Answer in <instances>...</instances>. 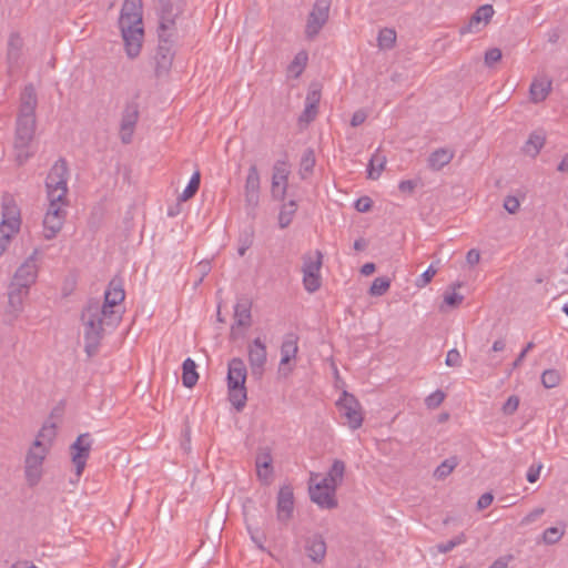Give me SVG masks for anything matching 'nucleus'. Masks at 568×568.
Returning <instances> with one entry per match:
<instances>
[{
	"mask_svg": "<svg viewBox=\"0 0 568 568\" xmlns=\"http://www.w3.org/2000/svg\"><path fill=\"white\" fill-rule=\"evenodd\" d=\"M2 215L3 220L0 227L8 230L10 233L18 232L20 226L19 210L12 201L3 202Z\"/></svg>",
	"mask_w": 568,
	"mask_h": 568,
	"instance_id": "412c9836",
	"label": "nucleus"
},
{
	"mask_svg": "<svg viewBox=\"0 0 568 568\" xmlns=\"http://www.w3.org/2000/svg\"><path fill=\"white\" fill-rule=\"evenodd\" d=\"M341 416L346 419L345 424L353 430L359 428L363 424L364 416L358 399L348 392L344 390L339 399L336 402Z\"/></svg>",
	"mask_w": 568,
	"mask_h": 568,
	"instance_id": "39448f33",
	"label": "nucleus"
},
{
	"mask_svg": "<svg viewBox=\"0 0 568 568\" xmlns=\"http://www.w3.org/2000/svg\"><path fill=\"white\" fill-rule=\"evenodd\" d=\"M55 424L54 423H45L42 428L40 429L38 437L47 438L51 440L55 437Z\"/></svg>",
	"mask_w": 568,
	"mask_h": 568,
	"instance_id": "052dcab7",
	"label": "nucleus"
},
{
	"mask_svg": "<svg viewBox=\"0 0 568 568\" xmlns=\"http://www.w3.org/2000/svg\"><path fill=\"white\" fill-rule=\"evenodd\" d=\"M436 273L437 270L433 265H429L428 268L416 280V285L418 287H424L432 281Z\"/></svg>",
	"mask_w": 568,
	"mask_h": 568,
	"instance_id": "5fc2aeb1",
	"label": "nucleus"
},
{
	"mask_svg": "<svg viewBox=\"0 0 568 568\" xmlns=\"http://www.w3.org/2000/svg\"><path fill=\"white\" fill-rule=\"evenodd\" d=\"M272 462L273 458L271 449L268 447L260 448L255 458V466L260 480L268 483V479L273 474Z\"/></svg>",
	"mask_w": 568,
	"mask_h": 568,
	"instance_id": "f3484780",
	"label": "nucleus"
},
{
	"mask_svg": "<svg viewBox=\"0 0 568 568\" xmlns=\"http://www.w3.org/2000/svg\"><path fill=\"white\" fill-rule=\"evenodd\" d=\"M199 379L196 364L192 358H186L182 364V384L186 388L195 386Z\"/></svg>",
	"mask_w": 568,
	"mask_h": 568,
	"instance_id": "c85d7f7f",
	"label": "nucleus"
},
{
	"mask_svg": "<svg viewBox=\"0 0 568 568\" xmlns=\"http://www.w3.org/2000/svg\"><path fill=\"white\" fill-rule=\"evenodd\" d=\"M37 104L34 87L32 84L26 85L20 95V108L16 123L14 150L16 161L19 165H23L32 156L29 145L36 132Z\"/></svg>",
	"mask_w": 568,
	"mask_h": 568,
	"instance_id": "f03ea898",
	"label": "nucleus"
},
{
	"mask_svg": "<svg viewBox=\"0 0 568 568\" xmlns=\"http://www.w3.org/2000/svg\"><path fill=\"white\" fill-rule=\"evenodd\" d=\"M252 301L247 297H241L234 306V323L231 327V337H236L237 328H247L252 325Z\"/></svg>",
	"mask_w": 568,
	"mask_h": 568,
	"instance_id": "ddd939ff",
	"label": "nucleus"
},
{
	"mask_svg": "<svg viewBox=\"0 0 568 568\" xmlns=\"http://www.w3.org/2000/svg\"><path fill=\"white\" fill-rule=\"evenodd\" d=\"M542 468V465L540 463L538 464H532L528 471H527V475H526V478L529 483H535L538 480L539 478V475H540V470Z\"/></svg>",
	"mask_w": 568,
	"mask_h": 568,
	"instance_id": "e2e57ef3",
	"label": "nucleus"
},
{
	"mask_svg": "<svg viewBox=\"0 0 568 568\" xmlns=\"http://www.w3.org/2000/svg\"><path fill=\"white\" fill-rule=\"evenodd\" d=\"M303 283L304 287L307 292L314 293L320 290L322 281L321 274L304 272L303 273Z\"/></svg>",
	"mask_w": 568,
	"mask_h": 568,
	"instance_id": "c03bdc74",
	"label": "nucleus"
},
{
	"mask_svg": "<svg viewBox=\"0 0 568 568\" xmlns=\"http://www.w3.org/2000/svg\"><path fill=\"white\" fill-rule=\"evenodd\" d=\"M173 58V40L161 36V39H159V45L154 57L156 77L160 78L170 71Z\"/></svg>",
	"mask_w": 568,
	"mask_h": 568,
	"instance_id": "9b49d317",
	"label": "nucleus"
},
{
	"mask_svg": "<svg viewBox=\"0 0 568 568\" xmlns=\"http://www.w3.org/2000/svg\"><path fill=\"white\" fill-rule=\"evenodd\" d=\"M447 366L459 367L462 365V356L456 348L448 351L445 361Z\"/></svg>",
	"mask_w": 568,
	"mask_h": 568,
	"instance_id": "4d7b16f0",
	"label": "nucleus"
},
{
	"mask_svg": "<svg viewBox=\"0 0 568 568\" xmlns=\"http://www.w3.org/2000/svg\"><path fill=\"white\" fill-rule=\"evenodd\" d=\"M466 541L465 535L462 532L458 536L454 537L453 539L448 540L447 542H443L437 545V549L442 554H446L452 551L456 546H459Z\"/></svg>",
	"mask_w": 568,
	"mask_h": 568,
	"instance_id": "8fccbe9b",
	"label": "nucleus"
},
{
	"mask_svg": "<svg viewBox=\"0 0 568 568\" xmlns=\"http://www.w3.org/2000/svg\"><path fill=\"white\" fill-rule=\"evenodd\" d=\"M252 509H255L254 506H253V500L252 499H247L243 506V514H244V517H245V523H246V527H247V530L248 532L251 534V537L252 539L257 544L258 540H257V537L255 536L256 532H258L257 528H253V525H252V519H253V515L251 514V510Z\"/></svg>",
	"mask_w": 568,
	"mask_h": 568,
	"instance_id": "a18cd8bd",
	"label": "nucleus"
},
{
	"mask_svg": "<svg viewBox=\"0 0 568 568\" xmlns=\"http://www.w3.org/2000/svg\"><path fill=\"white\" fill-rule=\"evenodd\" d=\"M247 369L245 363L240 357H234L229 362L227 385H245Z\"/></svg>",
	"mask_w": 568,
	"mask_h": 568,
	"instance_id": "aec40b11",
	"label": "nucleus"
},
{
	"mask_svg": "<svg viewBox=\"0 0 568 568\" xmlns=\"http://www.w3.org/2000/svg\"><path fill=\"white\" fill-rule=\"evenodd\" d=\"M48 200L49 206L45 214L65 221L67 211L63 209V206L68 205V199L59 197L55 200L54 196H48Z\"/></svg>",
	"mask_w": 568,
	"mask_h": 568,
	"instance_id": "72a5a7b5",
	"label": "nucleus"
},
{
	"mask_svg": "<svg viewBox=\"0 0 568 568\" xmlns=\"http://www.w3.org/2000/svg\"><path fill=\"white\" fill-rule=\"evenodd\" d=\"M315 163L316 160L314 150L312 148H307L304 151L300 162V175L303 180L313 173Z\"/></svg>",
	"mask_w": 568,
	"mask_h": 568,
	"instance_id": "473e14b6",
	"label": "nucleus"
},
{
	"mask_svg": "<svg viewBox=\"0 0 568 568\" xmlns=\"http://www.w3.org/2000/svg\"><path fill=\"white\" fill-rule=\"evenodd\" d=\"M561 374L554 368L546 369L541 374V384L545 388H554L559 385Z\"/></svg>",
	"mask_w": 568,
	"mask_h": 568,
	"instance_id": "37998d69",
	"label": "nucleus"
},
{
	"mask_svg": "<svg viewBox=\"0 0 568 568\" xmlns=\"http://www.w3.org/2000/svg\"><path fill=\"white\" fill-rule=\"evenodd\" d=\"M260 199V174L255 164L251 165L245 181V201L255 207Z\"/></svg>",
	"mask_w": 568,
	"mask_h": 568,
	"instance_id": "dca6fc26",
	"label": "nucleus"
},
{
	"mask_svg": "<svg viewBox=\"0 0 568 568\" xmlns=\"http://www.w3.org/2000/svg\"><path fill=\"white\" fill-rule=\"evenodd\" d=\"M29 290L23 287H18L13 284H10L8 297H9V307L13 313H18L22 308L23 298L28 295Z\"/></svg>",
	"mask_w": 568,
	"mask_h": 568,
	"instance_id": "c756f323",
	"label": "nucleus"
},
{
	"mask_svg": "<svg viewBox=\"0 0 568 568\" xmlns=\"http://www.w3.org/2000/svg\"><path fill=\"white\" fill-rule=\"evenodd\" d=\"M290 175V170L287 169V162L284 160H278L275 162L273 166V176H272V194L273 196H277L283 200L287 189V180Z\"/></svg>",
	"mask_w": 568,
	"mask_h": 568,
	"instance_id": "2eb2a0df",
	"label": "nucleus"
},
{
	"mask_svg": "<svg viewBox=\"0 0 568 568\" xmlns=\"http://www.w3.org/2000/svg\"><path fill=\"white\" fill-rule=\"evenodd\" d=\"M174 26L175 22L173 19H166L162 17L159 26V39H161V36L172 39V31L174 30Z\"/></svg>",
	"mask_w": 568,
	"mask_h": 568,
	"instance_id": "603ef678",
	"label": "nucleus"
},
{
	"mask_svg": "<svg viewBox=\"0 0 568 568\" xmlns=\"http://www.w3.org/2000/svg\"><path fill=\"white\" fill-rule=\"evenodd\" d=\"M38 253L39 250L36 248L24 263L16 271L11 284L18 287L30 288L38 276V266L36 264Z\"/></svg>",
	"mask_w": 568,
	"mask_h": 568,
	"instance_id": "9d476101",
	"label": "nucleus"
},
{
	"mask_svg": "<svg viewBox=\"0 0 568 568\" xmlns=\"http://www.w3.org/2000/svg\"><path fill=\"white\" fill-rule=\"evenodd\" d=\"M386 164V156L379 153H375L368 163L367 174L368 179L376 180L379 178L382 171L384 170Z\"/></svg>",
	"mask_w": 568,
	"mask_h": 568,
	"instance_id": "c9c22d12",
	"label": "nucleus"
},
{
	"mask_svg": "<svg viewBox=\"0 0 568 568\" xmlns=\"http://www.w3.org/2000/svg\"><path fill=\"white\" fill-rule=\"evenodd\" d=\"M93 439L90 433L80 434L75 442L70 446L71 460L75 466L77 476H81L87 460L90 456Z\"/></svg>",
	"mask_w": 568,
	"mask_h": 568,
	"instance_id": "0eeeda50",
	"label": "nucleus"
},
{
	"mask_svg": "<svg viewBox=\"0 0 568 568\" xmlns=\"http://www.w3.org/2000/svg\"><path fill=\"white\" fill-rule=\"evenodd\" d=\"M317 113V106L314 103H306L305 110L300 116V121L311 122L315 119Z\"/></svg>",
	"mask_w": 568,
	"mask_h": 568,
	"instance_id": "bf43d9fd",
	"label": "nucleus"
},
{
	"mask_svg": "<svg viewBox=\"0 0 568 568\" xmlns=\"http://www.w3.org/2000/svg\"><path fill=\"white\" fill-rule=\"evenodd\" d=\"M457 457L447 458L435 469L434 476L437 479H444L457 467Z\"/></svg>",
	"mask_w": 568,
	"mask_h": 568,
	"instance_id": "a19ab883",
	"label": "nucleus"
},
{
	"mask_svg": "<svg viewBox=\"0 0 568 568\" xmlns=\"http://www.w3.org/2000/svg\"><path fill=\"white\" fill-rule=\"evenodd\" d=\"M307 59V53L305 51H300L288 64L287 72L294 78H298L306 67Z\"/></svg>",
	"mask_w": 568,
	"mask_h": 568,
	"instance_id": "e433bc0d",
	"label": "nucleus"
},
{
	"mask_svg": "<svg viewBox=\"0 0 568 568\" xmlns=\"http://www.w3.org/2000/svg\"><path fill=\"white\" fill-rule=\"evenodd\" d=\"M201 184V173L200 171H195L193 175L191 176V180L186 187L184 189L183 193L180 196V201H189L192 199L199 191Z\"/></svg>",
	"mask_w": 568,
	"mask_h": 568,
	"instance_id": "58836bf2",
	"label": "nucleus"
},
{
	"mask_svg": "<svg viewBox=\"0 0 568 568\" xmlns=\"http://www.w3.org/2000/svg\"><path fill=\"white\" fill-rule=\"evenodd\" d=\"M390 287V280L386 276L376 277L371 287L369 294L372 296H382L384 295Z\"/></svg>",
	"mask_w": 568,
	"mask_h": 568,
	"instance_id": "79ce46f5",
	"label": "nucleus"
},
{
	"mask_svg": "<svg viewBox=\"0 0 568 568\" xmlns=\"http://www.w3.org/2000/svg\"><path fill=\"white\" fill-rule=\"evenodd\" d=\"M462 283H454L452 285L453 290H456L457 287H460ZM464 301V296L453 291L452 293L446 292L444 294V303L449 306L450 308L458 307Z\"/></svg>",
	"mask_w": 568,
	"mask_h": 568,
	"instance_id": "49530a36",
	"label": "nucleus"
},
{
	"mask_svg": "<svg viewBox=\"0 0 568 568\" xmlns=\"http://www.w3.org/2000/svg\"><path fill=\"white\" fill-rule=\"evenodd\" d=\"M11 234L9 231H6L4 229L0 227V255L4 252L7 248Z\"/></svg>",
	"mask_w": 568,
	"mask_h": 568,
	"instance_id": "338daca9",
	"label": "nucleus"
},
{
	"mask_svg": "<svg viewBox=\"0 0 568 568\" xmlns=\"http://www.w3.org/2000/svg\"><path fill=\"white\" fill-rule=\"evenodd\" d=\"M454 154V151L448 148H439L429 154L428 166L433 171H439L453 160Z\"/></svg>",
	"mask_w": 568,
	"mask_h": 568,
	"instance_id": "b1692460",
	"label": "nucleus"
},
{
	"mask_svg": "<svg viewBox=\"0 0 568 568\" xmlns=\"http://www.w3.org/2000/svg\"><path fill=\"white\" fill-rule=\"evenodd\" d=\"M114 307H106V303L100 305L99 301L91 300L83 308L81 321L84 327V351L89 357L97 355L104 336V326L120 323L122 315Z\"/></svg>",
	"mask_w": 568,
	"mask_h": 568,
	"instance_id": "f257e3e1",
	"label": "nucleus"
},
{
	"mask_svg": "<svg viewBox=\"0 0 568 568\" xmlns=\"http://www.w3.org/2000/svg\"><path fill=\"white\" fill-rule=\"evenodd\" d=\"M503 58L501 50L498 48H491L485 53V64L488 68H491L496 62L500 61Z\"/></svg>",
	"mask_w": 568,
	"mask_h": 568,
	"instance_id": "864d4df0",
	"label": "nucleus"
},
{
	"mask_svg": "<svg viewBox=\"0 0 568 568\" xmlns=\"http://www.w3.org/2000/svg\"><path fill=\"white\" fill-rule=\"evenodd\" d=\"M519 406V397L516 395H511L508 397L506 403L503 405V413L505 415H513Z\"/></svg>",
	"mask_w": 568,
	"mask_h": 568,
	"instance_id": "6e6d98bb",
	"label": "nucleus"
},
{
	"mask_svg": "<svg viewBox=\"0 0 568 568\" xmlns=\"http://www.w3.org/2000/svg\"><path fill=\"white\" fill-rule=\"evenodd\" d=\"M266 346L261 341L260 337H256L248 345V363L251 367V373L254 377L261 378L264 373V366L266 364Z\"/></svg>",
	"mask_w": 568,
	"mask_h": 568,
	"instance_id": "f8f14e48",
	"label": "nucleus"
},
{
	"mask_svg": "<svg viewBox=\"0 0 568 568\" xmlns=\"http://www.w3.org/2000/svg\"><path fill=\"white\" fill-rule=\"evenodd\" d=\"M305 550L312 561L320 564L326 555V542L322 535L314 534L305 541Z\"/></svg>",
	"mask_w": 568,
	"mask_h": 568,
	"instance_id": "a211bd4d",
	"label": "nucleus"
},
{
	"mask_svg": "<svg viewBox=\"0 0 568 568\" xmlns=\"http://www.w3.org/2000/svg\"><path fill=\"white\" fill-rule=\"evenodd\" d=\"M519 200L516 196L508 195L504 200V209L510 214H515L519 210Z\"/></svg>",
	"mask_w": 568,
	"mask_h": 568,
	"instance_id": "13d9d810",
	"label": "nucleus"
},
{
	"mask_svg": "<svg viewBox=\"0 0 568 568\" xmlns=\"http://www.w3.org/2000/svg\"><path fill=\"white\" fill-rule=\"evenodd\" d=\"M138 120H139V103L136 101L128 102L122 112L121 132L133 130Z\"/></svg>",
	"mask_w": 568,
	"mask_h": 568,
	"instance_id": "a878e982",
	"label": "nucleus"
},
{
	"mask_svg": "<svg viewBox=\"0 0 568 568\" xmlns=\"http://www.w3.org/2000/svg\"><path fill=\"white\" fill-rule=\"evenodd\" d=\"M445 397V393L437 389L425 398V405L429 409H435L444 402Z\"/></svg>",
	"mask_w": 568,
	"mask_h": 568,
	"instance_id": "3c124183",
	"label": "nucleus"
},
{
	"mask_svg": "<svg viewBox=\"0 0 568 568\" xmlns=\"http://www.w3.org/2000/svg\"><path fill=\"white\" fill-rule=\"evenodd\" d=\"M494 8L491 4H483L480 6L470 17V20L476 26L479 24L481 21L485 23H488L494 16Z\"/></svg>",
	"mask_w": 568,
	"mask_h": 568,
	"instance_id": "ea45409f",
	"label": "nucleus"
},
{
	"mask_svg": "<svg viewBox=\"0 0 568 568\" xmlns=\"http://www.w3.org/2000/svg\"><path fill=\"white\" fill-rule=\"evenodd\" d=\"M551 85L552 81L547 75H541L534 79L529 89L530 100L534 103H539L546 100L551 91Z\"/></svg>",
	"mask_w": 568,
	"mask_h": 568,
	"instance_id": "4be33fe9",
	"label": "nucleus"
},
{
	"mask_svg": "<svg viewBox=\"0 0 568 568\" xmlns=\"http://www.w3.org/2000/svg\"><path fill=\"white\" fill-rule=\"evenodd\" d=\"M331 0H316L308 14L305 34L307 39L315 38L328 20Z\"/></svg>",
	"mask_w": 568,
	"mask_h": 568,
	"instance_id": "423d86ee",
	"label": "nucleus"
},
{
	"mask_svg": "<svg viewBox=\"0 0 568 568\" xmlns=\"http://www.w3.org/2000/svg\"><path fill=\"white\" fill-rule=\"evenodd\" d=\"M23 47V40L18 33H12L8 41V52L7 58L10 65L17 64L20 55L21 50Z\"/></svg>",
	"mask_w": 568,
	"mask_h": 568,
	"instance_id": "7c9ffc66",
	"label": "nucleus"
},
{
	"mask_svg": "<svg viewBox=\"0 0 568 568\" xmlns=\"http://www.w3.org/2000/svg\"><path fill=\"white\" fill-rule=\"evenodd\" d=\"M546 143V134L541 130L534 131L529 134L528 140L523 146V152L535 159Z\"/></svg>",
	"mask_w": 568,
	"mask_h": 568,
	"instance_id": "393cba45",
	"label": "nucleus"
},
{
	"mask_svg": "<svg viewBox=\"0 0 568 568\" xmlns=\"http://www.w3.org/2000/svg\"><path fill=\"white\" fill-rule=\"evenodd\" d=\"M544 513H545V508H542V507L536 508L523 518L521 524L523 525L531 524L535 520H537Z\"/></svg>",
	"mask_w": 568,
	"mask_h": 568,
	"instance_id": "0e129e2a",
	"label": "nucleus"
},
{
	"mask_svg": "<svg viewBox=\"0 0 568 568\" xmlns=\"http://www.w3.org/2000/svg\"><path fill=\"white\" fill-rule=\"evenodd\" d=\"M227 389L229 400L237 412H241L245 407L247 399L245 385H227Z\"/></svg>",
	"mask_w": 568,
	"mask_h": 568,
	"instance_id": "cd10ccee",
	"label": "nucleus"
},
{
	"mask_svg": "<svg viewBox=\"0 0 568 568\" xmlns=\"http://www.w3.org/2000/svg\"><path fill=\"white\" fill-rule=\"evenodd\" d=\"M316 254V260H312L311 257H307L304 260V264H303V273L304 272H311V273H316V274H320V271H321V267H322V260H323V255L320 251H316L315 252Z\"/></svg>",
	"mask_w": 568,
	"mask_h": 568,
	"instance_id": "de8ad7c7",
	"label": "nucleus"
},
{
	"mask_svg": "<svg viewBox=\"0 0 568 568\" xmlns=\"http://www.w3.org/2000/svg\"><path fill=\"white\" fill-rule=\"evenodd\" d=\"M493 500H494V496H493V494H490V493H485V494H483V495L479 497V499H478V501H477V508H478L479 510H483V509H485V508L489 507V506L491 505Z\"/></svg>",
	"mask_w": 568,
	"mask_h": 568,
	"instance_id": "69168bd1",
	"label": "nucleus"
},
{
	"mask_svg": "<svg viewBox=\"0 0 568 568\" xmlns=\"http://www.w3.org/2000/svg\"><path fill=\"white\" fill-rule=\"evenodd\" d=\"M366 118H367L366 113L363 110H358L353 114V116L351 119V125L356 128V126L361 125L362 123H364Z\"/></svg>",
	"mask_w": 568,
	"mask_h": 568,
	"instance_id": "774afa93",
	"label": "nucleus"
},
{
	"mask_svg": "<svg viewBox=\"0 0 568 568\" xmlns=\"http://www.w3.org/2000/svg\"><path fill=\"white\" fill-rule=\"evenodd\" d=\"M345 463L341 459H335L326 474L325 477L321 479V481H325L329 486H334L336 489L342 484L344 474H345Z\"/></svg>",
	"mask_w": 568,
	"mask_h": 568,
	"instance_id": "bb28decb",
	"label": "nucleus"
},
{
	"mask_svg": "<svg viewBox=\"0 0 568 568\" xmlns=\"http://www.w3.org/2000/svg\"><path fill=\"white\" fill-rule=\"evenodd\" d=\"M276 509L277 519L281 523H287L292 518L294 510V495L293 488L290 485H284L280 488Z\"/></svg>",
	"mask_w": 568,
	"mask_h": 568,
	"instance_id": "4468645a",
	"label": "nucleus"
},
{
	"mask_svg": "<svg viewBox=\"0 0 568 568\" xmlns=\"http://www.w3.org/2000/svg\"><path fill=\"white\" fill-rule=\"evenodd\" d=\"M125 298L123 280L119 276L113 277L104 292V303L106 307L118 306Z\"/></svg>",
	"mask_w": 568,
	"mask_h": 568,
	"instance_id": "6ab92c4d",
	"label": "nucleus"
},
{
	"mask_svg": "<svg viewBox=\"0 0 568 568\" xmlns=\"http://www.w3.org/2000/svg\"><path fill=\"white\" fill-rule=\"evenodd\" d=\"M296 210L297 204L294 200H291L282 205L278 214V225L281 229H286L292 223Z\"/></svg>",
	"mask_w": 568,
	"mask_h": 568,
	"instance_id": "f704fd0d",
	"label": "nucleus"
},
{
	"mask_svg": "<svg viewBox=\"0 0 568 568\" xmlns=\"http://www.w3.org/2000/svg\"><path fill=\"white\" fill-rule=\"evenodd\" d=\"M64 224L63 220L55 216L44 215L43 219V236L45 240H52L61 231Z\"/></svg>",
	"mask_w": 568,
	"mask_h": 568,
	"instance_id": "2f4dec72",
	"label": "nucleus"
},
{
	"mask_svg": "<svg viewBox=\"0 0 568 568\" xmlns=\"http://www.w3.org/2000/svg\"><path fill=\"white\" fill-rule=\"evenodd\" d=\"M378 47L382 50H389L395 47L396 32L394 29L384 28L379 31L377 37Z\"/></svg>",
	"mask_w": 568,
	"mask_h": 568,
	"instance_id": "4c0bfd02",
	"label": "nucleus"
},
{
	"mask_svg": "<svg viewBox=\"0 0 568 568\" xmlns=\"http://www.w3.org/2000/svg\"><path fill=\"white\" fill-rule=\"evenodd\" d=\"M564 532L557 527L547 528L542 534V541L547 545H555L561 539Z\"/></svg>",
	"mask_w": 568,
	"mask_h": 568,
	"instance_id": "09e8293b",
	"label": "nucleus"
},
{
	"mask_svg": "<svg viewBox=\"0 0 568 568\" xmlns=\"http://www.w3.org/2000/svg\"><path fill=\"white\" fill-rule=\"evenodd\" d=\"M69 169L65 159H58L50 169L45 179V189L48 196L67 197L68 194Z\"/></svg>",
	"mask_w": 568,
	"mask_h": 568,
	"instance_id": "20e7f679",
	"label": "nucleus"
},
{
	"mask_svg": "<svg viewBox=\"0 0 568 568\" xmlns=\"http://www.w3.org/2000/svg\"><path fill=\"white\" fill-rule=\"evenodd\" d=\"M298 336L294 333H288L284 336V339L281 345V366H285L291 363L292 359L296 357L298 352Z\"/></svg>",
	"mask_w": 568,
	"mask_h": 568,
	"instance_id": "5701e85b",
	"label": "nucleus"
},
{
	"mask_svg": "<svg viewBox=\"0 0 568 568\" xmlns=\"http://www.w3.org/2000/svg\"><path fill=\"white\" fill-rule=\"evenodd\" d=\"M142 0H124L119 19L125 51L129 58L139 55L142 47Z\"/></svg>",
	"mask_w": 568,
	"mask_h": 568,
	"instance_id": "7ed1b4c3",
	"label": "nucleus"
},
{
	"mask_svg": "<svg viewBox=\"0 0 568 568\" xmlns=\"http://www.w3.org/2000/svg\"><path fill=\"white\" fill-rule=\"evenodd\" d=\"M373 206V201L368 196H362L355 202V209L361 212L365 213L368 212Z\"/></svg>",
	"mask_w": 568,
	"mask_h": 568,
	"instance_id": "680f3d73",
	"label": "nucleus"
},
{
	"mask_svg": "<svg viewBox=\"0 0 568 568\" xmlns=\"http://www.w3.org/2000/svg\"><path fill=\"white\" fill-rule=\"evenodd\" d=\"M47 455V449L36 452L29 449L24 459L26 480L30 487H34L42 478V465Z\"/></svg>",
	"mask_w": 568,
	"mask_h": 568,
	"instance_id": "6e6552de",
	"label": "nucleus"
},
{
	"mask_svg": "<svg viewBox=\"0 0 568 568\" xmlns=\"http://www.w3.org/2000/svg\"><path fill=\"white\" fill-rule=\"evenodd\" d=\"M310 498L313 503L324 509H334L337 507L336 488L325 481H318L310 485Z\"/></svg>",
	"mask_w": 568,
	"mask_h": 568,
	"instance_id": "1a4fd4ad",
	"label": "nucleus"
}]
</instances>
